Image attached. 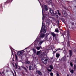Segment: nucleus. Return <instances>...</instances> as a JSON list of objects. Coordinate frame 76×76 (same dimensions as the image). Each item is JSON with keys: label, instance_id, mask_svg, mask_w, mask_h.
Returning <instances> with one entry per match:
<instances>
[{"label": "nucleus", "instance_id": "obj_1", "mask_svg": "<svg viewBox=\"0 0 76 76\" xmlns=\"http://www.w3.org/2000/svg\"><path fill=\"white\" fill-rule=\"evenodd\" d=\"M48 59L47 58V56L46 54L44 55L43 58L42 59V61L44 64H46L47 63Z\"/></svg>", "mask_w": 76, "mask_h": 76}, {"label": "nucleus", "instance_id": "obj_2", "mask_svg": "<svg viewBox=\"0 0 76 76\" xmlns=\"http://www.w3.org/2000/svg\"><path fill=\"white\" fill-rule=\"evenodd\" d=\"M23 53V50H22L19 52H17V54L18 56H21Z\"/></svg>", "mask_w": 76, "mask_h": 76}, {"label": "nucleus", "instance_id": "obj_3", "mask_svg": "<svg viewBox=\"0 0 76 76\" xmlns=\"http://www.w3.org/2000/svg\"><path fill=\"white\" fill-rule=\"evenodd\" d=\"M69 55L70 57H71L72 56V55H73V51L72 50H69Z\"/></svg>", "mask_w": 76, "mask_h": 76}, {"label": "nucleus", "instance_id": "obj_4", "mask_svg": "<svg viewBox=\"0 0 76 76\" xmlns=\"http://www.w3.org/2000/svg\"><path fill=\"white\" fill-rule=\"evenodd\" d=\"M50 13L52 14V15H55L56 14H57V12H56L54 13V11L53 10H50Z\"/></svg>", "mask_w": 76, "mask_h": 76}, {"label": "nucleus", "instance_id": "obj_5", "mask_svg": "<svg viewBox=\"0 0 76 76\" xmlns=\"http://www.w3.org/2000/svg\"><path fill=\"white\" fill-rule=\"evenodd\" d=\"M51 34L53 36V37H56L58 36V34H55L54 33H53V32L51 33Z\"/></svg>", "mask_w": 76, "mask_h": 76}, {"label": "nucleus", "instance_id": "obj_6", "mask_svg": "<svg viewBox=\"0 0 76 76\" xmlns=\"http://www.w3.org/2000/svg\"><path fill=\"white\" fill-rule=\"evenodd\" d=\"M62 14L64 17H66L67 16V13L65 11H63L62 12Z\"/></svg>", "mask_w": 76, "mask_h": 76}, {"label": "nucleus", "instance_id": "obj_7", "mask_svg": "<svg viewBox=\"0 0 76 76\" xmlns=\"http://www.w3.org/2000/svg\"><path fill=\"white\" fill-rule=\"evenodd\" d=\"M46 3H47L48 5H50V3H52V1L51 0H48L46 1Z\"/></svg>", "mask_w": 76, "mask_h": 76}, {"label": "nucleus", "instance_id": "obj_8", "mask_svg": "<svg viewBox=\"0 0 76 76\" xmlns=\"http://www.w3.org/2000/svg\"><path fill=\"white\" fill-rule=\"evenodd\" d=\"M53 53H56L57 51V50L55 49L54 48H51Z\"/></svg>", "mask_w": 76, "mask_h": 76}, {"label": "nucleus", "instance_id": "obj_9", "mask_svg": "<svg viewBox=\"0 0 76 76\" xmlns=\"http://www.w3.org/2000/svg\"><path fill=\"white\" fill-rule=\"evenodd\" d=\"M37 73L39 75H40V76H42V73L40 71H38Z\"/></svg>", "mask_w": 76, "mask_h": 76}, {"label": "nucleus", "instance_id": "obj_10", "mask_svg": "<svg viewBox=\"0 0 76 76\" xmlns=\"http://www.w3.org/2000/svg\"><path fill=\"white\" fill-rule=\"evenodd\" d=\"M44 42V40H40L39 41V44L40 45H41L43 42Z\"/></svg>", "mask_w": 76, "mask_h": 76}, {"label": "nucleus", "instance_id": "obj_11", "mask_svg": "<svg viewBox=\"0 0 76 76\" xmlns=\"http://www.w3.org/2000/svg\"><path fill=\"white\" fill-rule=\"evenodd\" d=\"M60 54H59V53H56V57H57V58H58V57H60Z\"/></svg>", "mask_w": 76, "mask_h": 76}, {"label": "nucleus", "instance_id": "obj_12", "mask_svg": "<svg viewBox=\"0 0 76 76\" xmlns=\"http://www.w3.org/2000/svg\"><path fill=\"white\" fill-rule=\"evenodd\" d=\"M45 36V34H42L41 35H40V37L41 38H43L44 37V36Z\"/></svg>", "mask_w": 76, "mask_h": 76}, {"label": "nucleus", "instance_id": "obj_13", "mask_svg": "<svg viewBox=\"0 0 76 76\" xmlns=\"http://www.w3.org/2000/svg\"><path fill=\"white\" fill-rule=\"evenodd\" d=\"M44 7H45V10L46 11H47L48 10V8L47 7V6L46 5H44Z\"/></svg>", "mask_w": 76, "mask_h": 76}, {"label": "nucleus", "instance_id": "obj_14", "mask_svg": "<svg viewBox=\"0 0 76 76\" xmlns=\"http://www.w3.org/2000/svg\"><path fill=\"white\" fill-rule=\"evenodd\" d=\"M25 64H29V63H30V62L28 61H26L25 62Z\"/></svg>", "mask_w": 76, "mask_h": 76}, {"label": "nucleus", "instance_id": "obj_15", "mask_svg": "<svg viewBox=\"0 0 76 76\" xmlns=\"http://www.w3.org/2000/svg\"><path fill=\"white\" fill-rule=\"evenodd\" d=\"M23 68V69H24V70H25V71L27 72H28V70H27V69H26V68L25 67H22Z\"/></svg>", "mask_w": 76, "mask_h": 76}, {"label": "nucleus", "instance_id": "obj_16", "mask_svg": "<svg viewBox=\"0 0 76 76\" xmlns=\"http://www.w3.org/2000/svg\"><path fill=\"white\" fill-rule=\"evenodd\" d=\"M61 60L63 61H65L66 60V57L64 56L62 58Z\"/></svg>", "mask_w": 76, "mask_h": 76}, {"label": "nucleus", "instance_id": "obj_17", "mask_svg": "<svg viewBox=\"0 0 76 76\" xmlns=\"http://www.w3.org/2000/svg\"><path fill=\"white\" fill-rule=\"evenodd\" d=\"M43 26H44V24H43V23H42V28L41 29L40 32H42V31H43V29H42V27Z\"/></svg>", "mask_w": 76, "mask_h": 76}, {"label": "nucleus", "instance_id": "obj_18", "mask_svg": "<svg viewBox=\"0 0 76 76\" xmlns=\"http://www.w3.org/2000/svg\"><path fill=\"white\" fill-rule=\"evenodd\" d=\"M49 67H50L51 70H53V66L51 65Z\"/></svg>", "mask_w": 76, "mask_h": 76}, {"label": "nucleus", "instance_id": "obj_19", "mask_svg": "<svg viewBox=\"0 0 76 76\" xmlns=\"http://www.w3.org/2000/svg\"><path fill=\"white\" fill-rule=\"evenodd\" d=\"M15 58L16 60H18V56H17V55L15 54Z\"/></svg>", "mask_w": 76, "mask_h": 76}, {"label": "nucleus", "instance_id": "obj_20", "mask_svg": "<svg viewBox=\"0 0 76 76\" xmlns=\"http://www.w3.org/2000/svg\"><path fill=\"white\" fill-rule=\"evenodd\" d=\"M50 22L48 20H47L46 22V23L47 25H50Z\"/></svg>", "mask_w": 76, "mask_h": 76}, {"label": "nucleus", "instance_id": "obj_21", "mask_svg": "<svg viewBox=\"0 0 76 76\" xmlns=\"http://www.w3.org/2000/svg\"><path fill=\"white\" fill-rule=\"evenodd\" d=\"M33 51L34 52V54H36V50L34 48L33 49Z\"/></svg>", "mask_w": 76, "mask_h": 76}, {"label": "nucleus", "instance_id": "obj_22", "mask_svg": "<svg viewBox=\"0 0 76 76\" xmlns=\"http://www.w3.org/2000/svg\"><path fill=\"white\" fill-rule=\"evenodd\" d=\"M41 47H37L36 48L37 50H39L41 48Z\"/></svg>", "mask_w": 76, "mask_h": 76}, {"label": "nucleus", "instance_id": "obj_23", "mask_svg": "<svg viewBox=\"0 0 76 76\" xmlns=\"http://www.w3.org/2000/svg\"><path fill=\"white\" fill-rule=\"evenodd\" d=\"M74 69L75 71H76V64H75L74 65Z\"/></svg>", "mask_w": 76, "mask_h": 76}, {"label": "nucleus", "instance_id": "obj_24", "mask_svg": "<svg viewBox=\"0 0 76 76\" xmlns=\"http://www.w3.org/2000/svg\"><path fill=\"white\" fill-rule=\"evenodd\" d=\"M70 72L72 73V74H73V73H74V70L73 69H72L71 70H70Z\"/></svg>", "mask_w": 76, "mask_h": 76}, {"label": "nucleus", "instance_id": "obj_25", "mask_svg": "<svg viewBox=\"0 0 76 76\" xmlns=\"http://www.w3.org/2000/svg\"><path fill=\"white\" fill-rule=\"evenodd\" d=\"M55 32H56L58 33L59 32L58 29L57 28V29L55 30Z\"/></svg>", "mask_w": 76, "mask_h": 76}, {"label": "nucleus", "instance_id": "obj_26", "mask_svg": "<svg viewBox=\"0 0 76 76\" xmlns=\"http://www.w3.org/2000/svg\"><path fill=\"white\" fill-rule=\"evenodd\" d=\"M32 69V66L30 65L29 67V70H31Z\"/></svg>", "mask_w": 76, "mask_h": 76}, {"label": "nucleus", "instance_id": "obj_27", "mask_svg": "<svg viewBox=\"0 0 76 76\" xmlns=\"http://www.w3.org/2000/svg\"><path fill=\"white\" fill-rule=\"evenodd\" d=\"M55 15H56V18H57H57H58V15H57V14H55V15H54V16H55Z\"/></svg>", "mask_w": 76, "mask_h": 76}, {"label": "nucleus", "instance_id": "obj_28", "mask_svg": "<svg viewBox=\"0 0 76 76\" xmlns=\"http://www.w3.org/2000/svg\"><path fill=\"white\" fill-rule=\"evenodd\" d=\"M39 53H40V51H37V53H36L37 55H38V54H39Z\"/></svg>", "mask_w": 76, "mask_h": 76}, {"label": "nucleus", "instance_id": "obj_29", "mask_svg": "<svg viewBox=\"0 0 76 76\" xmlns=\"http://www.w3.org/2000/svg\"><path fill=\"white\" fill-rule=\"evenodd\" d=\"M50 76H53V73L52 72H50Z\"/></svg>", "mask_w": 76, "mask_h": 76}, {"label": "nucleus", "instance_id": "obj_30", "mask_svg": "<svg viewBox=\"0 0 76 76\" xmlns=\"http://www.w3.org/2000/svg\"><path fill=\"white\" fill-rule=\"evenodd\" d=\"M70 65L72 67H73V64H72V62H71L70 63Z\"/></svg>", "mask_w": 76, "mask_h": 76}, {"label": "nucleus", "instance_id": "obj_31", "mask_svg": "<svg viewBox=\"0 0 76 76\" xmlns=\"http://www.w3.org/2000/svg\"><path fill=\"white\" fill-rule=\"evenodd\" d=\"M14 73L15 74V76H16V73L15 71V70H14Z\"/></svg>", "mask_w": 76, "mask_h": 76}, {"label": "nucleus", "instance_id": "obj_32", "mask_svg": "<svg viewBox=\"0 0 76 76\" xmlns=\"http://www.w3.org/2000/svg\"><path fill=\"white\" fill-rule=\"evenodd\" d=\"M73 52H74V53H76V49H74L73 50Z\"/></svg>", "mask_w": 76, "mask_h": 76}, {"label": "nucleus", "instance_id": "obj_33", "mask_svg": "<svg viewBox=\"0 0 76 76\" xmlns=\"http://www.w3.org/2000/svg\"><path fill=\"white\" fill-rule=\"evenodd\" d=\"M15 68L16 69H17L18 68V66H17V65H16V63H15Z\"/></svg>", "mask_w": 76, "mask_h": 76}, {"label": "nucleus", "instance_id": "obj_34", "mask_svg": "<svg viewBox=\"0 0 76 76\" xmlns=\"http://www.w3.org/2000/svg\"><path fill=\"white\" fill-rule=\"evenodd\" d=\"M70 36H69V35H68V41H69V38H70Z\"/></svg>", "mask_w": 76, "mask_h": 76}, {"label": "nucleus", "instance_id": "obj_35", "mask_svg": "<svg viewBox=\"0 0 76 76\" xmlns=\"http://www.w3.org/2000/svg\"><path fill=\"white\" fill-rule=\"evenodd\" d=\"M58 15H59V16H61V13H60L59 12H58Z\"/></svg>", "mask_w": 76, "mask_h": 76}, {"label": "nucleus", "instance_id": "obj_36", "mask_svg": "<svg viewBox=\"0 0 76 76\" xmlns=\"http://www.w3.org/2000/svg\"><path fill=\"white\" fill-rule=\"evenodd\" d=\"M56 75L57 76H59V74L58 73H56Z\"/></svg>", "mask_w": 76, "mask_h": 76}, {"label": "nucleus", "instance_id": "obj_37", "mask_svg": "<svg viewBox=\"0 0 76 76\" xmlns=\"http://www.w3.org/2000/svg\"><path fill=\"white\" fill-rule=\"evenodd\" d=\"M70 46V44H69V43H68V47H69Z\"/></svg>", "mask_w": 76, "mask_h": 76}, {"label": "nucleus", "instance_id": "obj_38", "mask_svg": "<svg viewBox=\"0 0 76 76\" xmlns=\"http://www.w3.org/2000/svg\"><path fill=\"white\" fill-rule=\"evenodd\" d=\"M48 71H49V72H51L52 71H51V69H49Z\"/></svg>", "mask_w": 76, "mask_h": 76}, {"label": "nucleus", "instance_id": "obj_39", "mask_svg": "<svg viewBox=\"0 0 76 76\" xmlns=\"http://www.w3.org/2000/svg\"><path fill=\"white\" fill-rule=\"evenodd\" d=\"M56 50H57V51L58 50H60V49H58Z\"/></svg>", "mask_w": 76, "mask_h": 76}, {"label": "nucleus", "instance_id": "obj_40", "mask_svg": "<svg viewBox=\"0 0 76 76\" xmlns=\"http://www.w3.org/2000/svg\"><path fill=\"white\" fill-rule=\"evenodd\" d=\"M74 63H76V60L74 61Z\"/></svg>", "mask_w": 76, "mask_h": 76}, {"label": "nucleus", "instance_id": "obj_41", "mask_svg": "<svg viewBox=\"0 0 76 76\" xmlns=\"http://www.w3.org/2000/svg\"><path fill=\"white\" fill-rule=\"evenodd\" d=\"M57 12H58V13H59V10H57Z\"/></svg>", "mask_w": 76, "mask_h": 76}, {"label": "nucleus", "instance_id": "obj_42", "mask_svg": "<svg viewBox=\"0 0 76 76\" xmlns=\"http://www.w3.org/2000/svg\"><path fill=\"white\" fill-rule=\"evenodd\" d=\"M72 25H74V23H72Z\"/></svg>", "mask_w": 76, "mask_h": 76}, {"label": "nucleus", "instance_id": "obj_43", "mask_svg": "<svg viewBox=\"0 0 76 76\" xmlns=\"http://www.w3.org/2000/svg\"><path fill=\"white\" fill-rule=\"evenodd\" d=\"M42 13L43 14V10L42 9Z\"/></svg>", "mask_w": 76, "mask_h": 76}, {"label": "nucleus", "instance_id": "obj_44", "mask_svg": "<svg viewBox=\"0 0 76 76\" xmlns=\"http://www.w3.org/2000/svg\"><path fill=\"white\" fill-rule=\"evenodd\" d=\"M26 67L27 68V69H28V66H26Z\"/></svg>", "mask_w": 76, "mask_h": 76}, {"label": "nucleus", "instance_id": "obj_45", "mask_svg": "<svg viewBox=\"0 0 76 76\" xmlns=\"http://www.w3.org/2000/svg\"><path fill=\"white\" fill-rule=\"evenodd\" d=\"M67 76H69V74L67 75Z\"/></svg>", "mask_w": 76, "mask_h": 76}, {"label": "nucleus", "instance_id": "obj_46", "mask_svg": "<svg viewBox=\"0 0 76 76\" xmlns=\"http://www.w3.org/2000/svg\"><path fill=\"white\" fill-rule=\"evenodd\" d=\"M69 57V55L67 56V57Z\"/></svg>", "mask_w": 76, "mask_h": 76}, {"label": "nucleus", "instance_id": "obj_47", "mask_svg": "<svg viewBox=\"0 0 76 76\" xmlns=\"http://www.w3.org/2000/svg\"><path fill=\"white\" fill-rule=\"evenodd\" d=\"M13 76H15V74H13Z\"/></svg>", "mask_w": 76, "mask_h": 76}, {"label": "nucleus", "instance_id": "obj_48", "mask_svg": "<svg viewBox=\"0 0 76 76\" xmlns=\"http://www.w3.org/2000/svg\"><path fill=\"white\" fill-rule=\"evenodd\" d=\"M12 74H14V73H13V72H12Z\"/></svg>", "mask_w": 76, "mask_h": 76}, {"label": "nucleus", "instance_id": "obj_49", "mask_svg": "<svg viewBox=\"0 0 76 76\" xmlns=\"http://www.w3.org/2000/svg\"><path fill=\"white\" fill-rule=\"evenodd\" d=\"M44 31H45V30H44L43 31V32H44Z\"/></svg>", "mask_w": 76, "mask_h": 76}, {"label": "nucleus", "instance_id": "obj_50", "mask_svg": "<svg viewBox=\"0 0 76 76\" xmlns=\"http://www.w3.org/2000/svg\"><path fill=\"white\" fill-rule=\"evenodd\" d=\"M0 74H1V75H2V74H1V73H0Z\"/></svg>", "mask_w": 76, "mask_h": 76}, {"label": "nucleus", "instance_id": "obj_51", "mask_svg": "<svg viewBox=\"0 0 76 76\" xmlns=\"http://www.w3.org/2000/svg\"><path fill=\"white\" fill-rule=\"evenodd\" d=\"M26 49H27V48H26L25 49V50H26Z\"/></svg>", "mask_w": 76, "mask_h": 76}, {"label": "nucleus", "instance_id": "obj_52", "mask_svg": "<svg viewBox=\"0 0 76 76\" xmlns=\"http://www.w3.org/2000/svg\"><path fill=\"white\" fill-rule=\"evenodd\" d=\"M2 73L3 74V72H2Z\"/></svg>", "mask_w": 76, "mask_h": 76}, {"label": "nucleus", "instance_id": "obj_53", "mask_svg": "<svg viewBox=\"0 0 76 76\" xmlns=\"http://www.w3.org/2000/svg\"><path fill=\"white\" fill-rule=\"evenodd\" d=\"M7 72H8V70H7Z\"/></svg>", "mask_w": 76, "mask_h": 76}, {"label": "nucleus", "instance_id": "obj_54", "mask_svg": "<svg viewBox=\"0 0 76 76\" xmlns=\"http://www.w3.org/2000/svg\"><path fill=\"white\" fill-rule=\"evenodd\" d=\"M18 69H20V68H18Z\"/></svg>", "mask_w": 76, "mask_h": 76}, {"label": "nucleus", "instance_id": "obj_55", "mask_svg": "<svg viewBox=\"0 0 76 76\" xmlns=\"http://www.w3.org/2000/svg\"><path fill=\"white\" fill-rule=\"evenodd\" d=\"M58 22H59V21H58Z\"/></svg>", "mask_w": 76, "mask_h": 76}]
</instances>
